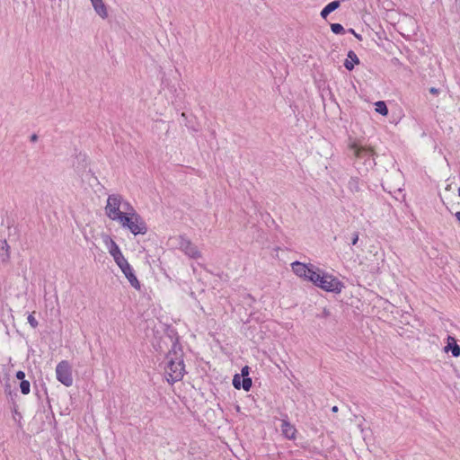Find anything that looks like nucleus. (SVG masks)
<instances>
[{"label": "nucleus", "mask_w": 460, "mask_h": 460, "mask_svg": "<svg viewBox=\"0 0 460 460\" xmlns=\"http://www.w3.org/2000/svg\"><path fill=\"white\" fill-rule=\"evenodd\" d=\"M56 376L66 387L73 385L72 367L67 360H62L57 365Z\"/></svg>", "instance_id": "obj_5"}, {"label": "nucleus", "mask_w": 460, "mask_h": 460, "mask_svg": "<svg viewBox=\"0 0 460 460\" xmlns=\"http://www.w3.org/2000/svg\"><path fill=\"white\" fill-rule=\"evenodd\" d=\"M10 258V246L6 240L0 241V260L2 262H7Z\"/></svg>", "instance_id": "obj_14"}, {"label": "nucleus", "mask_w": 460, "mask_h": 460, "mask_svg": "<svg viewBox=\"0 0 460 460\" xmlns=\"http://www.w3.org/2000/svg\"><path fill=\"white\" fill-rule=\"evenodd\" d=\"M242 376L243 377H248V375H249V367L245 366L244 367L242 368Z\"/></svg>", "instance_id": "obj_28"}, {"label": "nucleus", "mask_w": 460, "mask_h": 460, "mask_svg": "<svg viewBox=\"0 0 460 460\" xmlns=\"http://www.w3.org/2000/svg\"><path fill=\"white\" fill-rule=\"evenodd\" d=\"M318 287L325 291L340 293L343 288V284L337 278L323 274V278H322L321 284H318Z\"/></svg>", "instance_id": "obj_6"}, {"label": "nucleus", "mask_w": 460, "mask_h": 460, "mask_svg": "<svg viewBox=\"0 0 460 460\" xmlns=\"http://www.w3.org/2000/svg\"><path fill=\"white\" fill-rule=\"evenodd\" d=\"M358 237H359V234L358 232H354L352 234H351V239H350V243L351 245H356L358 242Z\"/></svg>", "instance_id": "obj_26"}, {"label": "nucleus", "mask_w": 460, "mask_h": 460, "mask_svg": "<svg viewBox=\"0 0 460 460\" xmlns=\"http://www.w3.org/2000/svg\"><path fill=\"white\" fill-rule=\"evenodd\" d=\"M117 265L119 267L125 277L128 279L130 285L136 289H140V283L137 279L134 270L130 264L128 262V261L125 259Z\"/></svg>", "instance_id": "obj_7"}, {"label": "nucleus", "mask_w": 460, "mask_h": 460, "mask_svg": "<svg viewBox=\"0 0 460 460\" xmlns=\"http://www.w3.org/2000/svg\"><path fill=\"white\" fill-rule=\"evenodd\" d=\"M105 242L108 244L109 252L113 257L116 264L125 260V257L123 256L119 247L111 238L105 236Z\"/></svg>", "instance_id": "obj_9"}, {"label": "nucleus", "mask_w": 460, "mask_h": 460, "mask_svg": "<svg viewBox=\"0 0 460 460\" xmlns=\"http://www.w3.org/2000/svg\"><path fill=\"white\" fill-rule=\"evenodd\" d=\"M133 207L119 194H111L108 196L105 207L106 216L113 220L118 221L123 216V211L130 210Z\"/></svg>", "instance_id": "obj_4"}, {"label": "nucleus", "mask_w": 460, "mask_h": 460, "mask_svg": "<svg viewBox=\"0 0 460 460\" xmlns=\"http://www.w3.org/2000/svg\"><path fill=\"white\" fill-rule=\"evenodd\" d=\"M179 248L190 258H199L200 252L197 246H195L189 239L181 236L179 241Z\"/></svg>", "instance_id": "obj_8"}, {"label": "nucleus", "mask_w": 460, "mask_h": 460, "mask_svg": "<svg viewBox=\"0 0 460 460\" xmlns=\"http://www.w3.org/2000/svg\"><path fill=\"white\" fill-rule=\"evenodd\" d=\"M27 320H28L29 324H30L32 328H34V329H35V328H37V327H38L39 323H38V321L36 320V318L33 316V314H29V316H28Z\"/></svg>", "instance_id": "obj_24"}, {"label": "nucleus", "mask_w": 460, "mask_h": 460, "mask_svg": "<svg viewBox=\"0 0 460 460\" xmlns=\"http://www.w3.org/2000/svg\"><path fill=\"white\" fill-rule=\"evenodd\" d=\"M252 378L250 377H243V381L241 384V387L246 392H248L252 387Z\"/></svg>", "instance_id": "obj_21"}, {"label": "nucleus", "mask_w": 460, "mask_h": 460, "mask_svg": "<svg viewBox=\"0 0 460 460\" xmlns=\"http://www.w3.org/2000/svg\"><path fill=\"white\" fill-rule=\"evenodd\" d=\"M322 278H323V274H322V271L318 269L315 274L314 275V279L311 280L315 286L318 287V284H321Z\"/></svg>", "instance_id": "obj_23"}, {"label": "nucleus", "mask_w": 460, "mask_h": 460, "mask_svg": "<svg viewBox=\"0 0 460 460\" xmlns=\"http://www.w3.org/2000/svg\"><path fill=\"white\" fill-rule=\"evenodd\" d=\"M340 6V1H332L329 3L322 11L321 16L326 19L327 16Z\"/></svg>", "instance_id": "obj_16"}, {"label": "nucleus", "mask_w": 460, "mask_h": 460, "mask_svg": "<svg viewBox=\"0 0 460 460\" xmlns=\"http://www.w3.org/2000/svg\"><path fill=\"white\" fill-rule=\"evenodd\" d=\"M30 387H31V385H30L29 381H27V380L21 381L20 389H21V392L22 394H28L31 391Z\"/></svg>", "instance_id": "obj_20"}, {"label": "nucleus", "mask_w": 460, "mask_h": 460, "mask_svg": "<svg viewBox=\"0 0 460 460\" xmlns=\"http://www.w3.org/2000/svg\"><path fill=\"white\" fill-rule=\"evenodd\" d=\"M241 378H240V376L239 375H235L234 376V379H233V385L234 386V388L236 389H240L241 388Z\"/></svg>", "instance_id": "obj_25"}, {"label": "nucleus", "mask_w": 460, "mask_h": 460, "mask_svg": "<svg viewBox=\"0 0 460 460\" xmlns=\"http://www.w3.org/2000/svg\"><path fill=\"white\" fill-rule=\"evenodd\" d=\"M292 270L295 272L296 275L298 277L304 278L305 276V273L308 272V265L295 261L292 263Z\"/></svg>", "instance_id": "obj_15"}, {"label": "nucleus", "mask_w": 460, "mask_h": 460, "mask_svg": "<svg viewBox=\"0 0 460 460\" xmlns=\"http://www.w3.org/2000/svg\"><path fill=\"white\" fill-rule=\"evenodd\" d=\"M38 140V136L36 134H33L31 136V141L36 142Z\"/></svg>", "instance_id": "obj_30"}, {"label": "nucleus", "mask_w": 460, "mask_h": 460, "mask_svg": "<svg viewBox=\"0 0 460 460\" xmlns=\"http://www.w3.org/2000/svg\"><path fill=\"white\" fill-rule=\"evenodd\" d=\"M376 111L378 112L379 114L381 115H387L388 113V109H387V106L385 104V102L383 101H378L376 102Z\"/></svg>", "instance_id": "obj_18"}, {"label": "nucleus", "mask_w": 460, "mask_h": 460, "mask_svg": "<svg viewBox=\"0 0 460 460\" xmlns=\"http://www.w3.org/2000/svg\"><path fill=\"white\" fill-rule=\"evenodd\" d=\"M455 217H456V219L460 222V211L456 212L455 214Z\"/></svg>", "instance_id": "obj_32"}, {"label": "nucleus", "mask_w": 460, "mask_h": 460, "mask_svg": "<svg viewBox=\"0 0 460 460\" xmlns=\"http://www.w3.org/2000/svg\"><path fill=\"white\" fill-rule=\"evenodd\" d=\"M348 58L344 62V66L349 71L353 70L354 65L359 64V58H358L357 54L353 50H349L348 52Z\"/></svg>", "instance_id": "obj_13"}, {"label": "nucleus", "mask_w": 460, "mask_h": 460, "mask_svg": "<svg viewBox=\"0 0 460 460\" xmlns=\"http://www.w3.org/2000/svg\"><path fill=\"white\" fill-rule=\"evenodd\" d=\"M445 351L447 353L451 352L452 355L456 358L460 356V347L456 343V340L454 337H447V344L445 347Z\"/></svg>", "instance_id": "obj_10"}, {"label": "nucleus", "mask_w": 460, "mask_h": 460, "mask_svg": "<svg viewBox=\"0 0 460 460\" xmlns=\"http://www.w3.org/2000/svg\"><path fill=\"white\" fill-rule=\"evenodd\" d=\"M117 222L122 227L128 229L134 235L145 234L147 232L146 224L134 208L130 210L123 211V216Z\"/></svg>", "instance_id": "obj_3"}, {"label": "nucleus", "mask_w": 460, "mask_h": 460, "mask_svg": "<svg viewBox=\"0 0 460 460\" xmlns=\"http://www.w3.org/2000/svg\"><path fill=\"white\" fill-rule=\"evenodd\" d=\"M348 187L352 192H358L361 190V183L358 178H351L348 183Z\"/></svg>", "instance_id": "obj_17"}, {"label": "nucleus", "mask_w": 460, "mask_h": 460, "mask_svg": "<svg viewBox=\"0 0 460 460\" xmlns=\"http://www.w3.org/2000/svg\"><path fill=\"white\" fill-rule=\"evenodd\" d=\"M338 410H339V409H338V407H337V406H333V407L332 408V412H337V411H338Z\"/></svg>", "instance_id": "obj_33"}, {"label": "nucleus", "mask_w": 460, "mask_h": 460, "mask_svg": "<svg viewBox=\"0 0 460 460\" xmlns=\"http://www.w3.org/2000/svg\"><path fill=\"white\" fill-rule=\"evenodd\" d=\"M332 31L335 34H341L344 32V28L340 23H332L331 24Z\"/></svg>", "instance_id": "obj_22"}, {"label": "nucleus", "mask_w": 460, "mask_h": 460, "mask_svg": "<svg viewBox=\"0 0 460 460\" xmlns=\"http://www.w3.org/2000/svg\"><path fill=\"white\" fill-rule=\"evenodd\" d=\"M324 315H328V312L324 310Z\"/></svg>", "instance_id": "obj_34"}, {"label": "nucleus", "mask_w": 460, "mask_h": 460, "mask_svg": "<svg viewBox=\"0 0 460 460\" xmlns=\"http://www.w3.org/2000/svg\"><path fill=\"white\" fill-rule=\"evenodd\" d=\"M348 149L349 155L354 157V166L360 174H366L376 165L375 151L372 147L352 142Z\"/></svg>", "instance_id": "obj_2"}, {"label": "nucleus", "mask_w": 460, "mask_h": 460, "mask_svg": "<svg viewBox=\"0 0 460 460\" xmlns=\"http://www.w3.org/2000/svg\"><path fill=\"white\" fill-rule=\"evenodd\" d=\"M349 31H350L351 33H353V34H354L358 39H360V36H359L358 34H357V33L354 31V30H353V29H350V30H349Z\"/></svg>", "instance_id": "obj_31"}, {"label": "nucleus", "mask_w": 460, "mask_h": 460, "mask_svg": "<svg viewBox=\"0 0 460 460\" xmlns=\"http://www.w3.org/2000/svg\"><path fill=\"white\" fill-rule=\"evenodd\" d=\"M318 268L314 267V265L310 264L308 266V272L305 273V276L304 277L305 279L312 280L314 279V275L317 271Z\"/></svg>", "instance_id": "obj_19"}, {"label": "nucleus", "mask_w": 460, "mask_h": 460, "mask_svg": "<svg viewBox=\"0 0 460 460\" xmlns=\"http://www.w3.org/2000/svg\"><path fill=\"white\" fill-rule=\"evenodd\" d=\"M24 377H25V373L23 371L20 370L16 373L17 379L22 381V380H24Z\"/></svg>", "instance_id": "obj_27"}, {"label": "nucleus", "mask_w": 460, "mask_h": 460, "mask_svg": "<svg viewBox=\"0 0 460 460\" xmlns=\"http://www.w3.org/2000/svg\"><path fill=\"white\" fill-rule=\"evenodd\" d=\"M280 428H281V432L285 436V438H287L288 439L295 438L296 429L288 420H283Z\"/></svg>", "instance_id": "obj_12"}, {"label": "nucleus", "mask_w": 460, "mask_h": 460, "mask_svg": "<svg viewBox=\"0 0 460 460\" xmlns=\"http://www.w3.org/2000/svg\"><path fill=\"white\" fill-rule=\"evenodd\" d=\"M458 195L460 196V188L458 189Z\"/></svg>", "instance_id": "obj_35"}, {"label": "nucleus", "mask_w": 460, "mask_h": 460, "mask_svg": "<svg viewBox=\"0 0 460 460\" xmlns=\"http://www.w3.org/2000/svg\"><path fill=\"white\" fill-rule=\"evenodd\" d=\"M439 92V90L438 88H435V87H431L429 89V93H432V94H438Z\"/></svg>", "instance_id": "obj_29"}, {"label": "nucleus", "mask_w": 460, "mask_h": 460, "mask_svg": "<svg viewBox=\"0 0 460 460\" xmlns=\"http://www.w3.org/2000/svg\"><path fill=\"white\" fill-rule=\"evenodd\" d=\"M96 13L102 19L108 17V10L102 0H90Z\"/></svg>", "instance_id": "obj_11"}, {"label": "nucleus", "mask_w": 460, "mask_h": 460, "mask_svg": "<svg viewBox=\"0 0 460 460\" xmlns=\"http://www.w3.org/2000/svg\"><path fill=\"white\" fill-rule=\"evenodd\" d=\"M166 366L164 367L166 379L173 384L180 381L184 375L183 353L178 339L172 341V348L166 355Z\"/></svg>", "instance_id": "obj_1"}]
</instances>
